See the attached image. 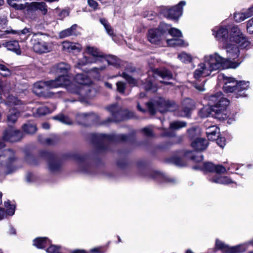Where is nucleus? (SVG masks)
Returning <instances> with one entry per match:
<instances>
[{
  "instance_id": "obj_48",
  "label": "nucleus",
  "mask_w": 253,
  "mask_h": 253,
  "mask_svg": "<svg viewBox=\"0 0 253 253\" xmlns=\"http://www.w3.org/2000/svg\"><path fill=\"white\" fill-rule=\"evenodd\" d=\"M226 169L222 165H215V168L214 169V171L217 173H222L226 172Z\"/></svg>"
},
{
  "instance_id": "obj_19",
  "label": "nucleus",
  "mask_w": 253,
  "mask_h": 253,
  "mask_svg": "<svg viewBox=\"0 0 253 253\" xmlns=\"http://www.w3.org/2000/svg\"><path fill=\"white\" fill-rule=\"evenodd\" d=\"M12 5L17 6L18 10H26L28 14L33 13L37 10L36 2H26L23 5L13 3Z\"/></svg>"
},
{
  "instance_id": "obj_36",
  "label": "nucleus",
  "mask_w": 253,
  "mask_h": 253,
  "mask_svg": "<svg viewBox=\"0 0 253 253\" xmlns=\"http://www.w3.org/2000/svg\"><path fill=\"white\" fill-rule=\"evenodd\" d=\"M96 62L95 60L93 61L90 58L86 56H84L82 59L79 60L75 67L77 68H80L81 66H84L87 64L92 63Z\"/></svg>"
},
{
  "instance_id": "obj_59",
  "label": "nucleus",
  "mask_w": 253,
  "mask_h": 253,
  "mask_svg": "<svg viewBox=\"0 0 253 253\" xmlns=\"http://www.w3.org/2000/svg\"><path fill=\"white\" fill-rule=\"evenodd\" d=\"M78 27L77 24L73 25L70 28L63 31L62 32H73L74 31L77 30Z\"/></svg>"
},
{
  "instance_id": "obj_15",
  "label": "nucleus",
  "mask_w": 253,
  "mask_h": 253,
  "mask_svg": "<svg viewBox=\"0 0 253 253\" xmlns=\"http://www.w3.org/2000/svg\"><path fill=\"white\" fill-rule=\"evenodd\" d=\"M62 47L65 51L74 53L80 52L82 49V46L80 44L68 41H64L62 42Z\"/></svg>"
},
{
  "instance_id": "obj_1",
  "label": "nucleus",
  "mask_w": 253,
  "mask_h": 253,
  "mask_svg": "<svg viewBox=\"0 0 253 253\" xmlns=\"http://www.w3.org/2000/svg\"><path fill=\"white\" fill-rule=\"evenodd\" d=\"M214 37L219 42L226 45L228 58H223L217 53L206 55L204 62L200 64L195 71L194 77L198 80L201 77L210 76L211 72L220 69L236 68L242 61H233V60L239 57V47L231 42L238 45L241 48L248 49L251 47V43L242 33H215Z\"/></svg>"
},
{
  "instance_id": "obj_16",
  "label": "nucleus",
  "mask_w": 253,
  "mask_h": 253,
  "mask_svg": "<svg viewBox=\"0 0 253 253\" xmlns=\"http://www.w3.org/2000/svg\"><path fill=\"white\" fill-rule=\"evenodd\" d=\"M253 15V6L246 10H243L238 12H235L234 14V18L237 22H241L245 19Z\"/></svg>"
},
{
  "instance_id": "obj_41",
  "label": "nucleus",
  "mask_w": 253,
  "mask_h": 253,
  "mask_svg": "<svg viewBox=\"0 0 253 253\" xmlns=\"http://www.w3.org/2000/svg\"><path fill=\"white\" fill-rule=\"evenodd\" d=\"M11 74V71L5 65L0 64V74L3 77L9 76Z\"/></svg>"
},
{
  "instance_id": "obj_47",
  "label": "nucleus",
  "mask_w": 253,
  "mask_h": 253,
  "mask_svg": "<svg viewBox=\"0 0 253 253\" xmlns=\"http://www.w3.org/2000/svg\"><path fill=\"white\" fill-rule=\"evenodd\" d=\"M144 87L146 90H152L153 92H155L157 90V87L153 85L150 81L148 84L144 85Z\"/></svg>"
},
{
  "instance_id": "obj_29",
  "label": "nucleus",
  "mask_w": 253,
  "mask_h": 253,
  "mask_svg": "<svg viewBox=\"0 0 253 253\" xmlns=\"http://www.w3.org/2000/svg\"><path fill=\"white\" fill-rule=\"evenodd\" d=\"M6 47L9 50L15 52L17 54H21V50L19 48L18 42L17 41H10L6 43Z\"/></svg>"
},
{
  "instance_id": "obj_60",
  "label": "nucleus",
  "mask_w": 253,
  "mask_h": 253,
  "mask_svg": "<svg viewBox=\"0 0 253 253\" xmlns=\"http://www.w3.org/2000/svg\"><path fill=\"white\" fill-rule=\"evenodd\" d=\"M195 131H196V129L194 128H191L188 129L187 130L189 135L191 138L193 137L194 134L195 133Z\"/></svg>"
},
{
  "instance_id": "obj_57",
  "label": "nucleus",
  "mask_w": 253,
  "mask_h": 253,
  "mask_svg": "<svg viewBox=\"0 0 253 253\" xmlns=\"http://www.w3.org/2000/svg\"><path fill=\"white\" fill-rule=\"evenodd\" d=\"M15 211V208L13 206H10L6 211V214L8 215H12L14 214Z\"/></svg>"
},
{
  "instance_id": "obj_10",
  "label": "nucleus",
  "mask_w": 253,
  "mask_h": 253,
  "mask_svg": "<svg viewBox=\"0 0 253 253\" xmlns=\"http://www.w3.org/2000/svg\"><path fill=\"white\" fill-rule=\"evenodd\" d=\"M245 245H240L238 246L230 247L223 242L217 239L216 240L215 246L217 249L226 253H241L246 250Z\"/></svg>"
},
{
  "instance_id": "obj_14",
  "label": "nucleus",
  "mask_w": 253,
  "mask_h": 253,
  "mask_svg": "<svg viewBox=\"0 0 253 253\" xmlns=\"http://www.w3.org/2000/svg\"><path fill=\"white\" fill-rule=\"evenodd\" d=\"M21 136V133L20 131L11 128L5 131L3 138L4 140L15 142L20 139Z\"/></svg>"
},
{
  "instance_id": "obj_21",
  "label": "nucleus",
  "mask_w": 253,
  "mask_h": 253,
  "mask_svg": "<svg viewBox=\"0 0 253 253\" xmlns=\"http://www.w3.org/2000/svg\"><path fill=\"white\" fill-rule=\"evenodd\" d=\"M85 52L94 57L103 58L105 57V54L94 46L87 45L85 48Z\"/></svg>"
},
{
  "instance_id": "obj_17",
  "label": "nucleus",
  "mask_w": 253,
  "mask_h": 253,
  "mask_svg": "<svg viewBox=\"0 0 253 253\" xmlns=\"http://www.w3.org/2000/svg\"><path fill=\"white\" fill-rule=\"evenodd\" d=\"M70 66L65 63H60L53 66L51 68L52 72H55L57 74H62L60 76H68L65 75L70 70Z\"/></svg>"
},
{
  "instance_id": "obj_51",
  "label": "nucleus",
  "mask_w": 253,
  "mask_h": 253,
  "mask_svg": "<svg viewBox=\"0 0 253 253\" xmlns=\"http://www.w3.org/2000/svg\"><path fill=\"white\" fill-rule=\"evenodd\" d=\"M79 167L80 171L84 172H87V169L88 166L84 161H83L80 163Z\"/></svg>"
},
{
  "instance_id": "obj_37",
  "label": "nucleus",
  "mask_w": 253,
  "mask_h": 253,
  "mask_svg": "<svg viewBox=\"0 0 253 253\" xmlns=\"http://www.w3.org/2000/svg\"><path fill=\"white\" fill-rule=\"evenodd\" d=\"M36 10H40L43 15L47 12V6L44 2H36Z\"/></svg>"
},
{
  "instance_id": "obj_42",
  "label": "nucleus",
  "mask_w": 253,
  "mask_h": 253,
  "mask_svg": "<svg viewBox=\"0 0 253 253\" xmlns=\"http://www.w3.org/2000/svg\"><path fill=\"white\" fill-rule=\"evenodd\" d=\"M122 77L125 79L127 82L131 85H135L137 84V81L134 78L128 75L126 73H123Z\"/></svg>"
},
{
  "instance_id": "obj_58",
  "label": "nucleus",
  "mask_w": 253,
  "mask_h": 253,
  "mask_svg": "<svg viewBox=\"0 0 253 253\" xmlns=\"http://www.w3.org/2000/svg\"><path fill=\"white\" fill-rule=\"evenodd\" d=\"M247 30H249L250 28H251L252 31H251L250 32H253V17L248 21L247 25Z\"/></svg>"
},
{
  "instance_id": "obj_52",
  "label": "nucleus",
  "mask_w": 253,
  "mask_h": 253,
  "mask_svg": "<svg viewBox=\"0 0 253 253\" xmlns=\"http://www.w3.org/2000/svg\"><path fill=\"white\" fill-rule=\"evenodd\" d=\"M100 22L104 26L107 32H110L111 29L107 21L103 18L100 19Z\"/></svg>"
},
{
  "instance_id": "obj_20",
  "label": "nucleus",
  "mask_w": 253,
  "mask_h": 253,
  "mask_svg": "<svg viewBox=\"0 0 253 253\" xmlns=\"http://www.w3.org/2000/svg\"><path fill=\"white\" fill-rule=\"evenodd\" d=\"M238 27L234 24L225 25L223 24L219 26H217L212 30V32H238Z\"/></svg>"
},
{
  "instance_id": "obj_12",
  "label": "nucleus",
  "mask_w": 253,
  "mask_h": 253,
  "mask_svg": "<svg viewBox=\"0 0 253 253\" xmlns=\"http://www.w3.org/2000/svg\"><path fill=\"white\" fill-rule=\"evenodd\" d=\"M194 102L192 99L186 98L182 102V109L179 116L184 117H189L191 111L194 108Z\"/></svg>"
},
{
  "instance_id": "obj_55",
  "label": "nucleus",
  "mask_w": 253,
  "mask_h": 253,
  "mask_svg": "<svg viewBox=\"0 0 253 253\" xmlns=\"http://www.w3.org/2000/svg\"><path fill=\"white\" fill-rule=\"evenodd\" d=\"M88 4L92 7L93 9L95 10L97 9L98 7L97 2L94 0H87Z\"/></svg>"
},
{
  "instance_id": "obj_9",
  "label": "nucleus",
  "mask_w": 253,
  "mask_h": 253,
  "mask_svg": "<svg viewBox=\"0 0 253 253\" xmlns=\"http://www.w3.org/2000/svg\"><path fill=\"white\" fill-rule=\"evenodd\" d=\"M186 4L185 1H180L178 4L171 8H165L163 10L164 15L172 20H177L182 14L183 7Z\"/></svg>"
},
{
  "instance_id": "obj_35",
  "label": "nucleus",
  "mask_w": 253,
  "mask_h": 253,
  "mask_svg": "<svg viewBox=\"0 0 253 253\" xmlns=\"http://www.w3.org/2000/svg\"><path fill=\"white\" fill-rule=\"evenodd\" d=\"M187 123L184 121H174L170 123V128L172 129H179L186 126Z\"/></svg>"
},
{
  "instance_id": "obj_38",
  "label": "nucleus",
  "mask_w": 253,
  "mask_h": 253,
  "mask_svg": "<svg viewBox=\"0 0 253 253\" xmlns=\"http://www.w3.org/2000/svg\"><path fill=\"white\" fill-rule=\"evenodd\" d=\"M178 58L183 62L189 63L192 61V57L185 52H182L178 55Z\"/></svg>"
},
{
  "instance_id": "obj_27",
  "label": "nucleus",
  "mask_w": 253,
  "mask_h": 253,
  "mask_svg": "<svg viewBox=\"0 0 253 253\" xmlns=\"http://www.w3.org/2000/svg\"><path fill=\"white\" fill-rule=\"evenodd\" d=\"M49 244L46 238H37L33 241L34 246L39 249H43Z\"/></svg>"
},
{
  "instance_id": "obj_18",
  "label": "nucleus",
  "mask_w": 253,
  "mask_h": 253,
  "mask_svg": "<svg viewBox=\"0 0 253 253\" xmlns=\"http://www.w3.org/2000/svg\"><path fill=\"white\" fill-rule=\"evenodd\" d=\"M191 146L196 151H201L207 148L208 142L206 139L198 138L192 142Z\"/></svg>"
},
{
  "instance_id": "obj_64",
  "label": "nucleus",
  "mask_w": 253,
  "mask_h": 253,
  "mask_svg": "<svg viewBox=\"0 0 253 253\" xmlns=\"http://www.w3.org/2000/svg\"><path fill=\"white\" fill-rule=\"evenodd\" d=\"M45 143L48 145L53 144L55 143V140L52 138H47L45 140Z\"/></svg>"
},
{
  "instance_id": "obj_24",
  "label": "nucleus",
  "mask_w": 253,
  "mask_h": 253,
  "mask_svg": "<svg viewBox=\"0 0 253 253\" xmlns=\"http://www.w3.org/2000/svg\"><path fill=\"white\" fill-rule=\"evenodd\" d=\"M61 167L59 160L54 157H51L48 162V168L50 171L55 172L59 170Z\"/></svg>"
},
{
  "instance_id": "obj_32",
  "label": "nucleus",
  "mask_w": 253,
  "mask_h": 253,
  "mask_svg": "<svg viewBox=\"0 0 253 253\" xmlns=\"http://www.w3.org/2000/svg\"><path fill=\"white\" fill-rule=\"evenodd\" d=\"M23 129L27 133L33 134L37 131V128L34 124L28 123L23 125Z\"/></svg>"
},
{
  "instance_id": "obj_56",
  "label": "nucleus",
  "mask_w": 253,
  "mask_h": 253,
  "mask_svg": "<svg viewBox=\"0 0 253 253\" xmlns=\"http://www.w3.org/2000/svg\"><path fill=\"white\" fill-rule=\"evenodd\" d=\"M69 15V11L67 10L63 9L59 13V16L61 19L67 17Z\"/></svg>"
},
{
  "instance_id": "obj_49",
  "label": "nucleus",
  "mask_w": 253,
  "mask_h": 253,
  "mask_svg": "<svg viewBox=\"0 0 253 253\" xmlns=\"http://www.w3.org/2000/svg\"><path fill=\"white\" fill-rule=\"evenodd\" d=\"M59 247L54 245L50 246L46 250L47 253H58Z\"/></svg>"
},
{
  "instance_id": "obj_31",
  "label": "nucleus",
  "mask_w": 253,
  "mask_h": 253,
  "mask_svg": "<svg viewBox=\"0 0 253 253\" xmlns=\"http://www.w3.org/2000/svg\"><path fill=\"white\" fill-rule=\"evenodd\" d=\"M157 32H180V31L176 28H172L169 24L162 22L159 26Z\"/></svg>"
},
{
  "instance_id": "obj_4",
  "label": "nucleus",
  "mask_w": 253,
  "mask_h": 253,
  "mask_svg": "<svg viewBox=\"0 0 253 253\" xmlns=\"http://www.w3.org/2000/svg\"><path fill=\"white\" fill-rule=\"evenodd\" d=\"M224 85L223 90L226 93L235 92V97H244L246 96L245 90L249 87V82H238L234 78L223 76Z\"/></svg>"
},
{
  "instance_id": "obj_63",
  "label": "nucleus",
  "mask_w": 253,
  "mask_h": 253,
  "mask_svg": "<svg viewBox=\"0 0 253 253\" xmlns=\"http://www.w3.org/2000/svg\"><path fill=\"white\" fill-rule=\"evenodd\" d=\"M6 214L3 209L0 208V219H3Z\"/></svg>"
},
{
  "instance_id": "obj_50",
  "label": "nucleus",
  "mask_w": 253,
  "mask_h": 253,
  "mask_svg": "<svg viewBox=\"0 0 253 253\" xmlns=\"http://www.w3.org/2000/svg\"><path fill=\"white\" fill-rule=\"evenodd\" d=\"M216 143L221 148H223L225 145V139L224 137H216Z\"/></svg>"
},
{
  "instance_id": "obj_6",
  "label": "nucleus",
  "mask_w": 253,
  "mask_h": 253,
  "mask_svg": "<svg viewBox=\"0 0 253 253\" xmlns=\"http://www.w3.org/2000/svg\"><path fill=\"white\" fill-rule=\"evenodd\" d=\"M108 110L111 112L112 118H108L106 120L107 122L121 121L133 118L134 117V113L132 112L127 110L123 111L119 109L116 104L108 107Z\"/></svg>"
},
{
  "instance_id": "obj_45",
  "label": "nucleus",
  "mask_w": 253,
  "mask_h": 253,
  "mask_svg": "<svg viewBox=\"0 0 253 253\" xmlns=\"http://www.w3.org/2000/svg\"><path fill=\"white\" fill-rule=\"evenodd\" d=\"M49 112V109L44 106H41L37 109V114L39 115H44Z\"/></svg>"
},
{
  "instance_id": "obj_13",
  "label": "nucleus",
  "mask_w": 253,
  "mask_h": 253,
  "mask_svg": "<svg viewBox=\"0 0 253 253\" xmlns=\"http://www.w3.org/2000/svg\"><path fill=\"white\" fill-rule=\"evenodd\" d=\"M172 37V39L167 40V43L170 46L181 45L183 46H187L188 44L185 42L184 41L180 38L182 37V33H168Z\"/></svg>"
},
{
  "instance_id": "obj_44",
  "label": "nucleus",
  "mask_w": 253,
  "mask_h": 253,
  "mask_svg": "<svg viewBox=\"0 0 253 253\" xmlns=\"http://www.w3.org/2000/svg\"><path fill=\"white\" fill-rule=\"evenodd\" d=\"M156 16L157 13L152 11H146L143 13V16L150 20L154 19Z\"/></svg>"
},
{
  "instance_id": "obj_25",
  "label": "nucleus",
  "mask_w": 253,
  "mask_h": 253,
  "mask_svg": "<svg viewBox=\"0 0 253 253\" xmlns=\"http://www.w3.org/2000/svg\"><path fill=\"white\" fill-rule=\"evenodd\" d=\"M155 73L156 75L161 77L163 79L169 80L173 78L172 73L166 68L157 69Z\"/></svg>"
},
{
  "instance_id": "obj_33",
  "label": "nucleus",
  "mask_w": 253,
  "mask_h": 253,
  "mask_svg": "<svg viewBox=\"0 0 253 253\" xmlns=\"http://www.w3.org/2000/svg\"><path fill=\"white\" fill-rule=\"evenodd\" d=\"M105 58L108 64L118 67L120 65L119 60L115 56L113 55H105Z\"/></svg>"
},
{
  "instance_id": "obj_62",
  "label": "nucleus",
  "mask_w": 253,
  "mask_h": 253,
  "mask_svg": "<svg viewBox=\"0 0 253 253\" xmlns=\"http://www.w3.org/2000/svg\"><path fill=\"white\" fill-rule=\"evenodd\" d=\"M195 87L198 89V90L200 91H203L205 90V87H204V84H200V85H198V84H195Z\"/></svg>"
},
{
  "instance_id": "obj_8",
  "label": "nucleus",
  "mask_w": 253,
  "mask_h": 253,
  "mask_svg": "<svg viewBox=\"0 0 253 253\" xmlns=\"http://www.w3.org/2000/svg\"><path fill=\"white\" fill-rule=\"evenodd\" d=\"M37 34L35 33L32 39L34 51L39 54L46 53L52 51L53 44L51 42H45L42 38H36Z\"/></svg>"
},
{
  "instance_id": "obj_5",
  "label": "nucleus",
  "mask_w": 253,
  "mask_h": 253,
  "mask_svg": "<svg viewBox=\"0 0 253 253\" xmlns=\"http://www.w3.org/2000/svg\"><path fill=\"white\" fill-rule=\"evenodd\" d=\"M69 80V83L67 85H63L65 86L66 89L70 92L80 94L82 95H87L85 91L89 90L88 85L90 84L91 81L89 78L85 75L83 74H78L75 78V81L79 85H77L70 82L69 76H67Z\"/></svg>"
},
{
  "instance_id": "obj_3",
  "label": "nucleus",
  "mask_w": 253,
  "mask_h": 253,
  "mask_svg": "<svg viewBox=\"0 0 253 253\" xmlns=\"http://www.w3.org/2000/svg\"><path fill=\"white\" fill-rule=\"evenodd\" d=\"M69 83L67 77L58 76L55 80L47 81H40L34 84L33 91L37 95L44 97H50L53 94L47 91L48 89L57 88L67 85Z\"/></svg>"
},
{
  "instance_id": "obj_54",
  "label": "nucleus",
  "mask_w": 253,
  "mask_h": 253,
  "mask_svg": "<svg viewBox=\"0 0 253 253\" xmlns=\"http://www.w3.org/2000/svg\"><path fill=\"white\" fill-rule=\"evenodd\" d=\"M20 0H8V4L11 5L12 7L18 10L17 6H16L14 5H12L13 3L16 4L17 5H23L24 4H22L20 3Z\"/></svg>"
},
{
  "instance_id": "obj_30",
  "label": "nucleus",
  "mask_w": 253,
  "mask_h": 253,
  "mask_svg": "<svg viewBox=\"0 0 253 253\" xmlns=\"http://www.w3.org/2000/svg\"><path fill=\"white\" fill-rule=\"evenodd\" d=\"M162 33H148V40L152 43L158 44L161 40Z\"/></svg>"
},
{
  "instance_id": "obj_46",
  "label": "nucleus",
  "mask_w": 253,
  "mask_h": 253,
  "mask_svg": "<svg viewBox=\"0 0 253 253\" xmlns=\"http://www.w3.org/2000/svg\"><path fill=\"white\" fill-rule=\"evenodd\" d=\"M205 169L210 172H214L215 165L211 163H207L204 164Z\"/></svg>"
},
{
  "instance_id": "obj_39",
  "label": "nucleus",
  "mask_w": 253,
  "mask_h": 253,
  "mask_svg": "<svg viewBox=\"0 0 253 253\" xmlns=\"http://www.w3.org/2000/svg\"><path fill=\"white\" fill-rule=\"evenodd\" d=\"M20 101L16 97L9 95L7 98L6 104L8 106L18 105L20 104Z\"/></svg>"
},
{
  "instance_id": "obj_61",
  "label": "nucleus",
  "mask_w": 253,
  "mask_h": 253,
  "mask_svg": "<svg viewBox=\"0 0 253 253\" xmlns=\"http://www.w3.org/2000/svg\"><path fill=\"white\" fill-rule=\"evenodd\" d=\"M108 33L109 34L110 36L112 38L113 40L115 42H117L121 40V39H120L119 40L117 39V38H116L117 35L116 34V33L112 32V33Z\"/></svg>"
},
{
  "instance_id": "obj_2",
  "label": "nucleus",
  "mask_w": 253,
  "mask_h": 253,
  "mask_svg": "<svg viewBox=\"0 0 253 253\" xmlns=\"http://www.w3.org/2000/svg\"><path fill=\"white\" fill-rule=\"evenodd\" d=\"M211 106H206L199 112L201 118L207 117L210 115L219 120H224L227 118L226 107L228 105L229 100L224 97L221 92L211 95L209 97Z\"/></svg>"
},
{
  "instance_id": "obj_28",
  "label": "nucleus",
  "mask_w": 253,
  "mask_h": 253,
  "mask_svg": "<svg viewBox=\"0 0 253 253\" xmlns=\"http://www.w3.org/2000/svg\"><path fill=\"white\" fill-rule=\"evenodd\" d=\"M210 180L212 182L222 184H227L232 182V180L227 176L212 177L210 178Z\"/></svg>"
},
{
  "instance_id": "obj_23",
  "label": "nucleus",
  "mask_w": 253,
  "mask_h": 253,
  "mask_svg": "<svg viewBox=\"0 0 253 253\" xmlns=\"http://www.w3.org/2000/svg\"><path fill=\"white\" fill-rule=\"evenodd\" d=\"M219 129L215 126H209L206 130L207 136L209 140H215L216 137L218 136Z\"/></svg>"
},
{
  "instance_id": "obj_40",
  "label": "nucleus",
  "mask_w": 253,
  "mask_h": 253,
  "mask_svg": "<svg viewBox=\"0 0 253 253\" xmlns=\"http://www.w3.org/2000/svg\"><path fill=\"white\" fill-rule=\"evenodd\" d=\"M192 154V152H188L186 153V155L188 157H190L191 159L196 162H200L203 160V156L201 154H197V155H192L191 156V154Z\"/></svg>"
},
{
  "instance_id": "obj_43",
  "label": "nucleus",
  "mask_w": 253,
  "mask_h": 253,
  "mask_svg": "<svg viewBox=\"0 0 253 253\" xmlns=\"http://www.w3.org/2000/svg\"><path fill=\"white\" fill-rule=\"evenodd\" d=\"M117 90L120 93H124L126 87V83L123 82H118L116 83Z\"/></svg>"
},
{
  "instance_id": "obj_7",
  "label": "nucleus",
  "mask_w": 253,
  "mask_h": 253,
  "mask_svg": "<svg viewBox=\"0 0 253 253\" xmlns=\"http://www.w3.org/2000/svg\"><path fill=\"white\" fill-rule=\"evenodd\" d=\"M147 106L149 112L153 115L157 111L161 113L170 111L171 104L169 101L163 98H159L154 100L153 102L147 103Z\"/></svg>"
},
{
  "instance_id": "obj_22",
  "label": "nucleus",
  "mask_w": 253,
  "mask_h": 253,
  "mask_svg": "<svg viewBox=\"0 0 253 253\" xmlns=\"http://www.w3.org/2000/svg\"><path fill=\"white\" fill-rule=\"evenodd\" d=\"M93 137L95 140L98 141L101 145L103 143L113 141L114 139L115 135L98 134H93Z\"/></svg>"
},
{
  "instance_id": "obj_26",
  "label": "nucleus",
  "mask_w": 253,
  "mask_h": 253,
  "mask_svg": "<svg viewBox=\"0 0 253 253\" xmlns=\"http://www.w3.org/2000/svg\"><path fill=\"white\" fill-rule=\"evenodd\" d=\"M19 116V112L15 108H12L9 111L7 116V121L9 123H14Z\"/></svg>"
},
{
  "instance_id": "obj_34",
  "label": "nucleus",
  "mask_w": 253,
  "mask_h": 253,
  "mask_svg": "<svg viewBox=\"0 0 253 253\" xmlns=\"http://www.w3.org/2000/svg\"><path fill=\"white\" fill-rule=\"evenodd\" d=\"M53 119L66 125L72 124V121L68 117L62 114L54 116Z\"/></svg>"
},
{
  "instance_id": "obj_11",
  "label": "nucleus",
  "mask_w": 253,
  "mask_h": 253,
  "mask_svg": "<svg viewBox=\"0 0 253 253\" xmlns=\"http://www.w3.org/2000/svg\"><path fill=\"white\" fill-rule=\"evenodd\" d=\"M15 161L14 152L10 149H4L0 153V165L5 166L7 169H9L11 165Z\"/></svg>"
},
{
  "instance_id": "obj_53",
  "label": "nucleus",
  "mask_w": 253,
  "mask_h": 253,
  "mask_svg": "<svg viewBox=\"0 0 253 253\" xmlns=\"http://www.w3.org/2000/svg\"><path fill=\"white\" fill-rule=\"evenodd\" d=\"M142 131L147 136L153 135V131L151 127H146L142 129Z\"/></svg>"
}]
</instances>
